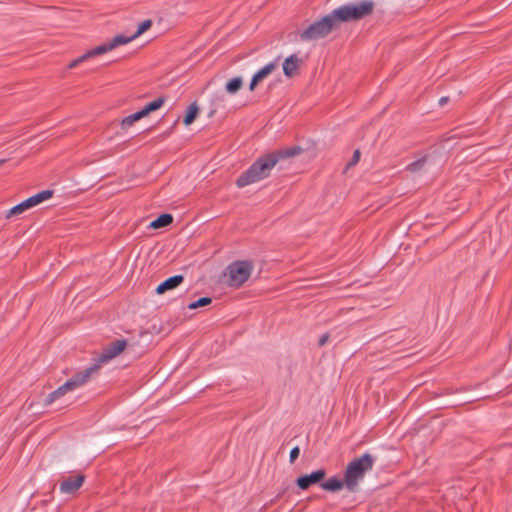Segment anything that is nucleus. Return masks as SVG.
<instances>
[{
	"mask_svg": "<svg viewBox=\"0 0 512 512\" xmlns=\"http://www.w3.org/2000/svg\"><path fill=\"white\" fill-rule=\"evenodd\" d=\"M302 151L301 147L292 146L285 149H278L260 156L237 178L236 185L239 188H243L269 177L272 169L280 160L299 155Z\"/></svg>",
	"mask_w": 512,
	"mask_h": 512,
	"instance_id": "1",
	"label": "nucleus"
},
{
	"mask_svg": "<svg viewBox=\"0 0 512 512\" xmlns=\"http://www.w3.org/2000/svg\"><path fill=\"white\" fill-rule=\"evenodd\" d=\"M375 6L373 0L345 3L333 9L332 14L339 27L342 23L358 22L370 16L374 12Z\"/></svg>",
	"mask_w": 512,
	"mask_h": 512,
	"instance_id": "2",
	"label": "nucleus"
},
{
	"mask_svg": "<svg viewBox=\"0 0 512 512\" xmlns=\"http://www.w3.org/2000/svg\"><path fill=\"white\" fill-rule=\"evenodd\" d=\"M375 463V457L369 453L352 460L344 473L345 486L349 491H355L358 481L362 479L366 472L372 470Z\"/></svg>",
	"mask_w": 512,
	"mask_h": 512,
	"instance_id": "3",
	"label": "nucleus"
},
{
	"mask_svg": "<svg viewBox=\"0 0 512 512\" xmlns=\"http://www.w3.org/2000/svg\"><path fill=\"white\" fill-rule=\"evenodd\" d=\"M337 28L339 27L331 11L321 19H318L309 24L303 31L300 32L299 39L302 42L318 41L320 39L326 38L333 30H336Z\"/></svg>",
	"mask_w": 512,
	"mask_h": 512,
	"instance_id": "4",
	"label": "nucleus"
},
{
	"mask_svg": "<svg viewBox=\"0 0 512 512\" xmlns=\"http://www.w3.org/2000/svg\"><path fill=\"white\" fill-rule=\"evenodd\" d=\"M254 265L251 260H237L230 263L226 270L227 284L232 288L241 287L250 277Z\"/></svg>",
	"mask_w": 512,
	"mask_h": 512,
	"instance_id": "5",
	"label": "nucleus"
},
{
	"mask_svg": "<svg viewBox=\"0 0 512 512\" xmlns=\"http://www.w3.org/2000/svg\"><path fill=\"white\" fill-rule=\"evenodd\" d=\"M53 190H42L35 195H32L31 197L25 199L21 203L15 205L11 209H9L6 213V218H10L14 215H19L23 213L24 211L42 203L43 201H46L50 199L53 196Z\"/></svg>",
	"mask_w": 512,
	"mask_h": 512,
	"instance_id": "6",
	"label": "nucleus"
},
{
	"mask_svg": "<svg viewBox=\"0 0 512 512\" xmlns=\"http://www.w3.org/2000/svg\"><path fill=\"white\" fill-rule=\"evenodd\" d=\"M100 368V364H93L90 367H87L83 371H80L74 374L70 379H68L65 383H70V390L73 391L85 383L91 378V376L98 371Z\"/></svg>",
	"mask_w": 512,
	"mask_h": 512,
	"instance_id": "7",
	"label": "nucleus"
},
{
	"mask_svg": "<svg viewBox=\"0 0 512 512\" xmlns=\"http://www.w3.org/2000/svg\"><path fill=\"white\" fill-rule=\"evenodd\" d=\"M126 346H127V342L124 339H119V340H116V341L110 343L103 350V352L100 355L99 360L96 364L101 365V364L113 359L114 357L119 355L126 348Z\"/></svg>",
	"mask_w": 512,
	"mask_h": 512,
	"instance_id": "8",
	"label": "nucleus"
},
{
	"mask_svg": "<svg viewBox=\"0 0 512 512\" xmlns=\"http://www.w3.org/2000/svg\"><path fill=\"white\" fill-rule=\"evenodd\" d=\"M326 476L324 469H318L310 474H305L296 479V484L301 490H307L310 486L320 483Z\"/></svg>",
	"mask_w": 512,
	"mask_h": 512,
	"instance_id": "9",
	"label": "nucleus"
},
{
	"mask_svg": "<svg viewBox=\"0 0 512 512\" xmlns=\"http://www.w3.org/2000/svg\"><path fill=\"white\" fill-rule=\"evenodd\" d=\"M280 57H277L275 60L269 62L265 66H263L259 71H257L249 84V90L253 91L256 86L265 78H267L279 65Z\"/></svg>",
	"mask_w": 512,
	"mask_h": 512,
	"instance_id": "10",
	"label": "nucleus"
},
{
	"mask_svg": "<svg viewBox=\"0 0 512 512\" xmlns=\"http://www.w3.org/2000/svg\"><path fill=\"white\" fill-rule=\"evenodd\" d=\"M84 480L83 474L69 476L59 484V490L63 494H74L83 485Z\"/></svg>",
	"mask_w": 512,
	"mask_h": 512,
	"instance_id": "11",
	"label": "nucleus"
},
{
	"mask_svg": "<svg viewBox=\"0 0 512 512\" xmlns=\"http://www.w3.org/2000/svg\"><path fill=\"white\" fill-rule=\"evenodd\" d=\"M135 38L133 35L131 36H125L122 34L116 35L114 38H112L109 42L101 44L94 48V53H98L99 55L104 54L120 45H124L129 43L130 41L134 40Z\"/></svg>",
	"mask_w": 512,
	"mask_h": 512,
	"instance_id": "12",
	"label": "nucleus"
},
{
	"mask_svg": "<svg viewBox=\"0 0 512 512\" xmlns=\"http://www.w3.org/2000/svg\"><path fill=\"white\" fill-rule=\"evenodd\" d=\"M303 63V60L296 54H292L287 57L283 64V73L286 77L291 78L298 73L299 67Z\"/></svg>",
	"mask_w": 512,
	"mask_h": 512,
	"instance_id": "13",
	"label": "nucleus"
},
{
	"mask_svg": "<svg viewBox=\"0 0 512 512\" xmlns=\"http://www.w3.org/2000/svg\"><path fill=\"white\" fill-rule=\"evenodd\" d=\"M183 281H184V276L183 275H174L172 277L167 278L163 282H161L157 286L155 291H156L157 294H163V293H165V292H167L169 290L175 289L180 284H182Z\"/></svg>",
	"mask_w": 512,
	"mask_h": 512,
	"instance_id": "14",
	"label": "nucleus"
},
{
	"mask_svg": "<svg viewBox=\"0 0 512 512\" xmlns=\"http://www.w3.org/2000/svg\"><path fill=\"white\" fill-rule=\"evenodd\" d=\"M433 157L431 155H425L422 158H419L412 163L408 164L406 170L412 173L419 172L424 168L430 169L433 164Z\"/></svg>",
	"mask_w": 512,
	"mask_h": 512,
	"instance_id": "15",
	"label": "nucleus"
},
{
	"mask_svg": "<svg viewBox=\"0 0 512 512\" xmlns=\"http://www.w3.org/2000/svg\"><path fill=\"white\" fill-rule=\"evenodd\" d=\"M70 383H64L61 386H59L56 390L49 393L45 400L44 405L48 406L51 405L53 402L64 396L67 392H70Z\"/></svg>",
	"mask_w": 512,
	"mask_h": 512,
	"instance_id": "16",
	"label": "nucleus"
},
{
	"mask_svg": "<svg viewBox=\"0 0 512 512\" xmlns=\"http://www.w3.org/2000/svg\"><path fill=\"white\" fill-rule=\"evenodd\" d=\"M211 111L209 116H213L218 109L225 108L226 106V95L223 91H217L213 94L211 98Z\"/></svg>",
	"mask_w": 512,
	"mask_h": 512,
	"instance_id": "17",
	"label": "nucleus"
},
{
	"mask_svg": "<svg viewBox=\"0 0 512 512\" xmlns=\"http://www.w3.org/2000/svg\"><path fill=\"white\" fill-rule=\"evenodd\" d=\"M345 485V481L339 479L338 477H331L325 482L320 484L321 488L326 491L336 492L343 488Z\"/></svg>",
	"mask_w": 512,
	"mask_h": 512,
	"instance_id": "18",
	"label": "nucleus"
},
{
	"mask_svg": "<svg viewBox=\"0 0 512 512\" xmlns=\"http://www.w3.org/2000/svg\"><path fill=\"white\" fill-rule=\"evenodd\" d=\"M172 222L173 216L171 214L164 213L151 221L149 227L152 229H159L170 225Z\"/></svg>",
	"mask_w": 512,
	"mask_h": 512,
	"instance_id": "19",
	"label": "nucleus"
},
{
	"mask_svg": "<svg viewBox=\"0 0 512 512\" xmlns=\"http://www.w3.org/2000/svg\"><path fill=\"white\" fill-rule=\"evenodd\" d=\"M164 103H165V98L159 97V98L151 101L150 103L146 104L140 111L143 114V116L145 117V116L149 115L150 113L160 109Z\"/></svg>",
	"mask_w": 512,
	"mask_h": 512,
	"instance_id": "20",
	"label": "nucleus"
},
{
	"mask_svg": "<svg viewBox=\"0 0 512 512\" xmlns=\"http://www.w3.org/2000/svg\"><path fill=\"white\" fill-rule=\"evenodd\" d=\"M243 86L242 77H234L230 79L225 85V91L231 95H235Z\"/></svg>",
	"mask_w": 512,
	"mask_h": 512,
	"instance_id": "21",
	"label": "nucleus"
},
{
	"mask_svg": "<svg viewBox=\"0 0 512 512\" xmlns=\"http://www.w3.org/2000/svg\"><path fill=\"white\" fill-rule=\"evenodd\" d=\"M199 112V107L196 102H193L189 105L187 112L184 116L183 123L188 126L192 124Z\"/></svg>",
	"mask_w": 512,
	"mask_h": 512,
	"instance_id": "22",
	"label": "nucleus"
},
{
	"mask_svg": "<svg viewBox=\"0 0 512 512\" xmlns=\"http://www.w3.org/2000/svg\"><path fill=\"white\" fill-rule=\"evenodd\" d=\"M143 114L141 113V111H137L131 115H128L126 116L125 118L122 119L121 121V128L122 129H127L129 127H131L136 121L140 120L141 118H143Z\"/></svg>",
	"mask_w": 512,
	"mask_h": 512,
	"instance_id": "23",
	"label": "nucleus"
},
{
	"mask_svg": "<svg viewBox=\"0 0 512 512\" xmlns=\"http://www.w3.org/2000/svg\"><path fill=\"white\" fill-rule=\"evenodd\" d=\"M99 55L98 53H94V48L83 54L82 56L78 57L77 59L71 61L68 65L69 69L75 68L78 64L82 63L86 59Z\"/></svg>",
	"mask_w": 512,
	"mask_h": 512,
	"instance_id": "24",
	"label": "nucleus"
},
{
	"mask_svg": "<svg viewBox=\"0 0 512 512\" xmlns=\"http://www.w3.org/2000/svg\"><path fill=\"white\" fill-rule=\"evenodd\" d=\"M211 303H212V298H210V297H202V298H199L198 300H196L194 302H191L188 305V308L190 310H194V309H197V308H200V307L207 306V305H209Z\"/></svg>",
	"mask_w": 512,
	"mask_h": 512,
	"instance_id": "25",
	"label": "nucleus"
},
{
	"mask_svg": "<svg viewBox=\"0 0 512 512\" xmlns=\"http://www.w3.org/2000/svg\"><path fill=\"white\" fill-rule=\"evenodd\" d=\"M152 26V21L147 19L144 20L142 23L139 24L136 32L133 34L134 38L139 37L141 34H143L145 31H147Z\"/></svg>",
	"mask_w": 512,
	"mask_h": 512,
	"instance_id": "26",
	"label": "nucleus"
},
{
	"mask_svg": "<svg viewBox=\"0 0 512 512\" xmlns=\"http://www.w3.org/2000/svg\"><path fill=\"white\" fill-rule=\"evenodd\" d=\"M300 454V448L299 446H295L291 449L290 455H289V461L290 463H294L296 459L299 457Z\"/></svg>",
	"mask_w": 512,
	"mask_h": 512,
	"instance_id": "27",
	"label": "nucleus"
},
{
	"mask_svg": "<svg viewBox=\"0 0 512 512\" xmlns=\"http://www.w3.org/2000/svg\"><path fill=\"white\" fill-rule=\"evenodd\" d=\"M359 159H360V151L355 150L351 160L347 164V167L356 165L359 162Z\"/></svg>",
	"mask_w": 512,
	"mask_h": 512,
	"instance_id": "28",
	"label": "nucleus"
},
{
	"mask_svg": "<svg viewBox=\"0 0 512 512\" xmlns=\"http://www.w3.org/2000/svg\"><path fill=\"white\" fill-rule=\"evenodd\" d=\"M328 339H329V334H328V333L323 334V335L319 338L318 345H319L320 347L324 346V345L327 343Z\"/></svg>",
	"mask_w": 512,
	"mask_h": 512,
	"instance_id": "29",
	"label": "nucleus"
},
{
	"mask_svg": "<svg viewBox=\"0 0 512 512\" xmlns=\"http://www.w3.org/2000/svg\"><path fill=\"white\" fill-rule=\"evenodd\" d=\"M449 98L448 97H441L439 99V105L440 106H444L447 102H448Z\"/></svg>",
	"mask_w": 512,
	"mask_h": 512,
	"instance_id": "30",
	"label": "nucleus"
},
{
	"mask_svg": "<svg viewBox=\"0 0 512 512\" xmlns=\"http://www.w3.org/2000/svg\"><path fill=\"white\" fill-rule=\"evenodd\" d=\"M6 162L5 159H0V166Z\"/></svg>",
	"mask_w": 512,
	"mask_h": 512,
	"instance_id": "31",
	"label": "nucleus"
}]
</instances>
